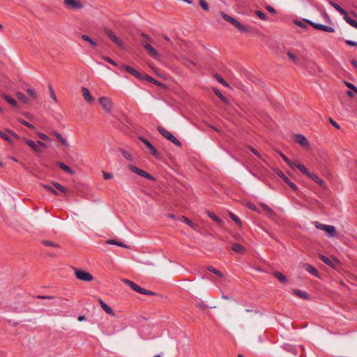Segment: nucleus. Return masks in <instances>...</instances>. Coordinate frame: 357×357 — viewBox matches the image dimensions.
Here are the masks:
<instances>
[{
	"label": "nucleus",
	"mask_w": 357,
	"mask_h": 357,
	"mask_svg": "<svg viewBox=\"0 0 357 357\" xmlns=\"http://www.w3.org/2000/svg\"><path fill=\"white\" fill-rule=\"evenodd\" d=\"M138 174L140 175L142 177H144V178H149V179H151V180H154V177L152 176L151 174H149V173L143 171V170H141L139 171V172H138Z\"/></svg>",
	"instance_id": "obj_33"
},
{
	"label": "nucleus",
	"mask_w": 357,
	"mask_h": 357,
	"mask_svg": "<svg viewBox=\"0 0 357 357\" xmlns=\"http://www.w3.org/2000/svg\"><path fill=\"white\" fill-rule=\"evenodd\" d=\"M329 3L335 8L336 9L340 14L343 15L344 17L347 15L346 11L341 8L338 4L335 3V2L330 1Z\"/></svg>",
	"instance_id": "obj_21"
},
{
	"label": "nucleus",
	"mask_w": 357,
	"mask_h": 357,
	"mask_svg": "<svg viewBox=\"0 0 357 357\" xmlns=\"http://www.w3.org/2000/svg\"><path fill=\"white\" fill-rule=\"evenodd\" d=\"M58 165L65 172H68V174H73V171L72 170V169L68 167V165H66V164H64L63 162H59L58 163Z\"/></svg>",
	"instance_id": "obj_26"
},
{
	"label": "nucleus",
	"mask_w": 357,
	"mask_h": 357,
	"mask_svg": "<svg viewBox=\"0 0 357 357\" xmlns=\"http://www.w3.org/2000/svg\"><path fill=\"white\" fill-rule=\"evenodd\" d=\"M3 98L12 106L17 107V102L13 98H11L10 96L6 95H4Z\"/></svg>",
	"instance_id": "obj_30"
},
{
	"label": "nucleus",
	"mask_w": 357,
	"mask_h": 357,
	"mask_svg": "<svg viewBox=\"0 0 357 357\" xmlns=\"http://www.w3.org/2000/svg\"><path fill=\"white\" fill-rule=\"evenodd\" d=\"M140 79L141 80H147L148 82L151 83V82L153 80V78L146 74H142V78Z\"/></svg>",
	"instance_id": "obj_49"
},
{
	"label": "nucleus",
	"mask_w": 357,
	"mask_h": 357,
	"mask_svg": "<svg viewBox=\"0 0 357 357\" xmlns=\"http://www.w3.org/2000/svg\"><path fill=\"white\" fill-rule=\"evenodd\" d=\"M82 93L84 99L89 102V91L86 87H82Z\"/></svg>",
	"instance_id": "obj_35"
},
{
	"label": "nucleus",
	"mask_w": 357,
	"mask_h": 357,
	"mask_svg": "<svg viewBox=\"0 0 357 357\" xmlns=\"http://www.w3.org/2000/svg\"><path fill=\"white\" fill-rule=\"evenodd\" d=\"M66 7L69 10H77L84 7V3L80 0H63Z\"/></svg>",
	"instance_id": "obj_7"
},
{
	"label": "nucleus",
	"mask_w": 357,
	"mask_h": 357,
	"mask_svg": "<svg viewBox=\"0 0 357 357\" xmlns=\"http://www.w3.org/2000/svg\"><path fill=\"white\" fill-rule=\"evenodd\" d=\"M295 140L297 143H298L303 147H305V148L309 147V143L305 136H303L302 135H296L295 136Z\"/></svg>",
	"instance_id": "obj_14"
},
{
	"label": "nucleus",
	"mask_w": 357,
	"mask_h": 357,
	"mask_svg": "<svg viewBox=\"0 0 357 357\" xmlns=\"http://www.w3.org/2000/svg\"><path fill=\"white\" fill-rule=\"evenodd\" d=\"M319 258L323 262H324L326 264H327L331 267H334L335 264L338 263V261L336 259H334L333 261L331 259H329L328 257H327L323 255H319Z\"/></svg>",
	"instance_id": "obj_16"
},
{
	"label": "nucleus",
	"mask_w": 357,
	"mask_h": 357,
	"mask_svg": "<svg viewBox=\"0 0 357 357\" xmlns=\"http://www.w3.org/2000/svg\"><path fill=\"white\" fill-rule=\"evenodd\" d=\"M294 294H296V296L301 297V298H305V299H308L309 298V296L307 293L305 292H303L298 289H294Z\"/></svg>",
	"instance_id": "obj_28"
},
{
	"label": "nucleus",
	"mask_w": 357,
	"mask_h": 357,
	"mask_svg": "<svg viewBox=\"0 0 357 357\" xmlns=\"http://www.w3.org/2000/svg\"><path fill=\"white\" fill-rule=\"evenodd\" d=\"M158 132L166 139L176 144V146H180L181 145V143L169 131L166 130L162 126L158 127Z\"/></svg>",
	"instance_id": "obj_5"
},
{
	"label": "nucleus",
	"mask_w": 357,
	"mask_h": 357,
	"mask_svg": "<svg viewBox=\"0 0 357 357\" xmlns=\"http://www.w3.org/2000/svg\"><path fill=\"white\" fill-rule=\"evenodd\" d=\"M231 250L237 253H241L245 250V248L239 244L233 243L231 245Z\"/></svg>",
	"instance_id": "obj_22"
},
{
	"label": "nucleus",
	"mask_w": 357,
	"mask_h": 357,
	"mask_svg": "<svg viewBox=\"0 0 357 357\" xmlns=\"http://www.w3.org/2000/svg\"><path fill=\"white\" fill-rule=\"evenodd\" d=\"M248 206L249 207V208H250L252 211H256L257 213H259V211H258L257 208L252 204H248Z\"/></svg>",
	"instance_id": "obj_63"
},
{
	"label": "nucleus",
	"mask_w": 357,
	"mask_h": 357,
	"mask_svg": "<svg viewBox=\"0 0 357 357\" xmlns=\"http://www.w3.org/2000/svg\"><path fill=\"white\" fill-rule=\"evenodd\" d=\"M294 23H295V24H296L297 26H298L300 27H302V28L307 27L306 24L303 22L296 20V21H294Z\"/></svg>",
	"instance_id": "obj_56"
},
{
	"label": "nucleus",
	"mask_w": 357,
	"mask_h": 357,
	"mask_svg": "<svg viewBox=\"0 0 357 357\" xmlns=\"http://www.w3.org/2000/svg\"><path fill=\"white\" fill-rule=\"evenodd\" d=\"M122 69H124L126 72L132 75L133 76L136 77L139 79L142 78V74L139 73L137 70H135L132 67L127 66V65H123L121 67Z\"/></svg>",
	"instance_id": "obj_10"
},
{
	"label": "nucleus",
	"mask_w": 357,
	"mask_h": 357,
	"mask_svg": "<svg viewBox=\"0 0 357 357\" xmlns=\"http://www.w3.org/2000/svg\"><path fill=\"white\" fill-rule=\"evenodd\" d=\"M266 10L271 13H275V10L274 9V8H273L272 6H266Z\"/></svg>",
	"instance_id": "obj_64"
},
{
	"label": "nucleus",
	"mask_w": 357,
	"mask_h": 357,
	"mask_svg": "<svg viewBox=\"0 0 357 357\" xmlns=\"http://www.w3.org/2000/svg\"><path fill=\"white\" fill-rule=\"evenodd\" d=\"M15 96L16 97L20 100H21L22 102H23L25 104H29L30 103V101L24 95L22 94V93L20 92H17L15 93Z\"/></svg>",
	"instance_id": "obj_23"
},
{
	"label": "nucleus",
	"mask_w": 357,
	"mask_h": 357,
	"mask_svg": "<svg viewBox=\"0 0 357 357\" xmlns=\"http://www.w3.org/2000/svg\"><path fill=\"white\" fill-rule=\"evenodd\" d=\"M26 144L29 146L34 151L40 153L41 151L38 149V145L31 139H25Z\"/></svg>",
	"instance_id": "obj_19"
},
{
	"label": "nucleus",
	"mask_w": 357,
	"mask_h": 357,
	"mask_svg": "<svg viewBox=\"0 0 357 357\" xmlns=\"http://www.w3.org/2000/svg\"><path fill=\"white\" fill-rule=\"evenodd\" d=\"M145 145L149 149V151L151 154L155 155V157H159V153L155 149V147L150 143L149 141H148L146 139H145L143 137H139V138Z\"/></svg>",
	"instance_id": "obj_9"
},
{
	"label": "nucleus",
	"mask_w": 357,
	"mask_h": 357,
	"mask_svg": "<svg viewBox=\"0 0 357 357\" xmlns=\"http://www.w3.org/2000/svg\"><path fill=\"white\" fill-rule=\"evenodd\" d=\"M37 135L41 139H43L45 141H50V137L47 135H46L45 134L38 132V133H37Z\"/></svg>",
	"instance_id": "obj_50"
},
{
	"label": "nucleus",
	"mask_w": 357,
	"mask_h": 357,
	"mask_svg": "<svg viewBox=\"0 0 357 357\" xmlns=\"http://www.w3.org/2000/svg\"><path fill=\"white\" fill-rule=\"evenodd\" d=\"M0 137L6 140L8 142L13 144V141H12L11 138L7 134L1 132V130H0Z\"/></svg>",
	"instance_id": "obj_37"
},
{
	"label": "nucleus",
	"mask_w": 357,
	"mask_h": 357,
	"mask_svg": "<svg viewBox=\"0 0 357 357\" xmlns=\"http://www.w3.org/2000/svg\"><path fill=\"white\" fill-rule=\"evenodd\" d=\"M182 220L184 222H185L187 225H188L190 227H192V228H195V225L194 223L190 220H189L188 218L185 217V216H183L182 217Z\"/></svg>",
	"instance_id": "obj_44"
},
{
	"label": "nucleus",
	"mask_w": 357,
	"mask_h": 357,
	"mask_svg": "<svg viewBox=\"0 0 357 357\" xmlns=\"http://www.w3.org/2000/svg\"><path fill=\"white\" fill-rule=\"evenodd\" d=\"M215 93L217 96H218L224 102L227 103V99L225 97L223 96V95L218 90L215 91Z\"/></svg>",
	"instance_id": "obj_48"
},
{
	"label": "nucleus",
	"mask_w": 357,
	"mask_h": 357,
	"mask_svg": "<svg viewBox=\"0 0 357 357\" xmlns=\"http://www.w3.org/2000/svg\"><path fill=\"white\" fill-rule=\"evenodd\" d=\"M43 244L46 246L59 247V245L50 241H43Z\"/></svg>",
	"instance_id": "obj_45"
},
{
	"label": "nucleus",
	"mask_w": 357,
	"mask_h": 357,
	"mask_svg": "<svg viewBox=\"0 0 357 357\" xmlns=\"http://www.w3.org/2000/svg\"><path fill=\"white\" fill-rule=\"evenodd\" d=\"M308 177H310L314 182L318 183L322 188H326V185L324 181L322 180L321 178H319L316 174H310Z\"/></svg>",
	"instance_id": "obj_17"
},
{
	"label": "nucleus",
	"mask_w": 357,
	"mask_h": 357,
	"mask_svg": "<svg viewBox=\"0 0 357 357\" xmlns=\"http://www.w3.org/2000/svg\"><path fill=\"white\" fill-rule=\"evenodd\" d=\"M278 175L294 190H298V187L293 183L281 171L277 172Z\"/></svg>",
	"instance_id": "obj_12"
},
{
	"label": "nucleus",
	"mask_w": 357,
	"mask_h": 357,
	"mask_svg": "<svg viewBox=\"0 0 357 357\" xmlns=\"http://www.w3.org/2000/svg\"><path fill=\"white\" fill-rule=\"evenodd\" d=\"M259 204L271 217L275 215V212L268 205L264 203H260Z\"/></svg>",
	"instance_id": "obj_24"
},
{
	"label": "nucleus",
	"mask_w": 357,
	"mask_h": 357,
	"mask_svg": "<svg viewBox=\"0 0 357 357\" xmlns=\"http://www.w3.org/2000/svg\"><path fill=\"white\" fill-rule=\"evenodd\" d=\"M20 121L21 123H22L23 125H24L25 126H26V127H28V128H29L31 129H34L35 128V127L33 125L30 124L29 123H28L27 121H26L22 119Z\"/></svg>",
	"instance_id": "obj_52"
},
{
	"label": "nucleus",
	"mask_w": 357,
	"mask_h": 357,
	"mask_svg": "<svg viewBox=\"0 0 357 357\" xmlns=\"http://www.w3.org/2000/svg\"><path fill=\"white\" fill-rule=\"evenodd\" d=\"M6 132H7L8 133H9L11 136H13V137H15V139H19L18 135H17L14 131H13V130H11L8 129V130H6Z\"/></svg>",
	"instance_id": "obj_59"
},
{
	"label": "nucleus",
	"mask_w": 357,
	"mask_h": 357,
	"mask_svg": "<svg viewBox=\"0 0 357 357\" xmlns=\"http://www.w3.org/2000/svg\"><path fill=\"white\" fill-rule=\"evenodd\" d=\"M208 216L217 223H221L222 220L218 217H217L215 214L211 212H208Z\"/></svg>",
	"instance_id": "obj_39"
},
{
	"label": "nucleus",
	"mask_w": 357,
	"mask_h": 357,
	"mask_svg": "<svg viewBox=\"0 0 357 357\" xmlns=\"http://www.w3.org/2000/svg\"><path fill=\"white\" fill-rule=\"evenodd\" d=\"M280 156L282 158V159L287 163L288 165H291V161L282 153H280Z\"/></svg>",
	"instance_id": "obj_51"
},
{
	"label": "nucleus",
	"mask_w": 357,
	"mask_h": 357,
	"mask_svg": "<svg viewBox=\"0 0 357 357\" xmlns=\"http://www.w3.org/2000/svg\"><path fill=\"white\" fill-rule=\"evenodd\" d=\"M26 92L33 99H36L37 98V93L33 89H27Z\"/></svg>",
	"instance_id": "obj_40"
},
{
	"label": "nucleus",
	"mask_w": 357,
	"mask_h": 357,
	"mask_svg": "<svg viewBox=\"0 0 357 357\" xmlns=\"http://www.w3.org/2000/svg\"><path fill=\"white\" fill-rule=\"evenodd\" d=\"M314 225L317 229L326 231L330 237L336 236V229L334 226L324 225L319 222H315Z\"/></svg>",
	"instance_id": "obj_4"
},
{
	"label": "nucleus",
	"mask_w": 357,
	"mask_h": 357,
	"mask_svg": "<svg viewBox=\"0 0 357 357\" xmlns=\"http://www.w3.org/2000/svg\"><path fill=\"white\" fill-rule=\"evenodd\" d=\"M221 15L222 17L229 23H231L234 26H235L238 30L242 33H248L249 29L247 26L240 23L238 20L234 19V17L229 16V15L222 13Z\"/></svg>",
	"instance_id": "obj_1"
},
{
	"label": "nucleus",
	"mask_w": 357,
	"mask_h": 357,
	"mask_svg": "<svg viewBox=\"0 0 357 357\" xmlns=\"http://www.w3.org/2000/svg\"><path fill=\"white\" fill-rule=\"evenodd\" d=\"M345 43L349 45V46H357V42H355V41H352V40H347L345 41Z\"/></svg>",
	"instance_id": "obj_62"
},
{
	"label": "nucleus",
	"mask_w": 357,
	"mask_h": 357,
	"mask_svg": "<svg viewBox=\"0 0 357 357\" xmlns=\"http://www.w3.org/2000/svg\"><path fill=\"white\" fill-rule=\"evenodd\" d=\"M54 136L57 138V139L61 142L63 144L66 145L67 144V142L65 139H63L62 137V136L58 133V132H54Z\"/></svg>",
	"instance_id": "obj_41"
},
{
	"label": "nucleus",
	"mask_w": 357,
	"mask_h": 357,
	"mask_svg": "<svg viewBox=\"0 0 357 357\" xmlns=\"http://www.w3.org/2000/svg\"><path fill=\"white\" fill-rule=\"evenodd\" d=\"M142 46L151 56L155 59L157 58L158 55L157 51L149 43H143Z\"/></svg>",
	"instance_id": "obj_13"
},
{
	"label": "nucleus",
	"mask_w": 357,
	"mask_h": 357,
	"mask_svg": "<svg viewBox=\"0 0 357 357\" xmlns=\"http://www.w3.org/2000/svg\"><path fill=\"white\" fill-rule=\"evenodd\" d=\"M328 121L335 128H340V126L332 118H329Z\"/></svg>",
	"instance_id": "obj_60"
},
{
	"label": "nucleus",
	"mask_w": 357,
	"mask_h": 357,
	"mask_svg": "<svg viewBox=\"0 0 357 357\" xmlns=\"http://www.w3.org/2000/svg\"><path fill=\"white\" fill-rule=\"evenodd\" d=\"M141 37L142 38V40L140 41L141 45H142L143 43H152V39L146 34L142 33Z\"/></svg>",
	"instance_id": "obj_29"
},
{
	"label": "nucleus",
	"mask_w": 357,
	"mask_h": 357,
	"mask_svg": "<svg viewBox=\"0 0 357 357\" xmlns=\"http://www.w3.org/2000/svg\"><path fill=\"white\" fill-rule=\"evenodd\" d=\"M53 185L56 189H58L59 191L63 192L64 193L66 192V190L65 189V188L63 186H62L61 184H59V183H54Z\"/></svg>",
	"instance_id": "obj_43"
},
{
	"label": "nucleus",
	"mask_w": 357,
	"mask_h": 357,
	"mask_svg": "<svg viewBox=\"0 0 357 357\" xmlns=\"http://www.w3.org/2000/svg\"><path fill=\"white\" fill-rule=\"evenodd\" d=\"M255 13H256L257 16L259 18H260L261 20H265L266 19V15L263 12H261L260 10H257L255 12Z\"/></svg>",
	"instance_id": "obj_47"
},
{
	"label": "nucleus",
	"mask_w": 357,
	"mask_h": 357,
	"mask_svg": "<svg viewBox=\"0 0 357 357\" xmlns=\"http://www.w3.org/2000/svg\"><path fill=\"white\" fill-rule=\"evenodd\" d=\"M248 149L255 154L256 155L257 157L259 158H261V155L259 153V152L255 149L254 148L251 147V146H249Z\"/></svg>",
	"instance_id": "obj_61"
},
{
	"label": "nucleus",
	"mask_w": 357,
	"mask_h": 357,
	"mask_svg": "<svg viewBox=\"0 0 357 357\" xmlns=\"http://www.w3.org/2000/svg\"><path fill=\"white\" fill-rule=\"evenodd\" d=\"M229 215L232 219V220L235 222L237 225H241V221L236 215H235L234 213L231 212L229 213Z\"/></svg>",
	"instance_id": "obj_34"
},
{
	"label": "nucleus",
	"mask_w": 357,
	"mask_h": 357,
	"mask_svg": "<svg viewBox=\"0 0 357 357\" xmlns=\"http://www.w3.org/2000/svg\"><path fill=\"white\" fill-rule=\"evenodd\" d=\"M346 86L357 94V88L351 83L345 82Z\"/></svg>",
	"instance_id": "obj_46"
},
{
	"label": "nucleus",
	"mask_w": 357,
	"mask_h": 357,
	"mask_svg": "<svg viewBox=\"0 0 357 357\" xmlns=\"http://www.w3.org/2000/svg\"><path fill=\"white\" fill-rule=\"evenodd\" d=\"M103 176L105 179L112 178L114 177L112 173L103 172Z\"/></svg>",
	"instance_id": "obj_55"
},
{
	"label": "nucleus",
	"mask_w": 357,
	"mask_h": 357,
	"mask_svg": "<svg viewBox=\"0 0 357 357\" xmlns=\"http://www.w3.org/2000/svg\"><path fill=\"white\" fill-rule=\"evenodd\" d=\"M344 20L349 24L351 26L357 29V22L351 17H349L347 15L344 17Z\"/></svg>",
	"instance_id": "obj_27"
},
{
	"label": "nucleus",
	"mask_w": 357,
	"mask_h": 357,
	"mask_svg": "<svg viewBox=\"0 0 357 357\" xmlns=\"http://www.w3.org/2000/svg\"><path fill=\"white\" fill-rule=\"evenodd\" d=\"M298 169L307 176H309L310 174L307 168L302 164L298 165Z\"/></svg>",
	"instance_id": "obj_32"
},
{
	"label": "nucleus",
	"mask_w": 357,
	"mask_h": 357,
	"mask_svg": "<svg viewBox=\"0 0 357 357\" xmlns=\"http://www.w3.org/2000/svg\"><path fill=\"white\" fill-rule=\"evenodd\" d=\"M75 273L76 277L79 280H82V281H86V282L89 281V273H87V272H85V271H83L81 270L75 269Z\"/></svg>",
	"instance_id": "obj_11"
},
{
	"label": "nucleus",
	"mask_w": 357,
	"mask_h": 357,
	"mask_svg": "<svg viewBox=\"0 0 357 357\" xmlns=\"http://www.w3.org/2000/svg\"><path fill=\"white\" fill-rule=\"evenodd\" d=\"M306 22L317 30H321L328 33H333L335 31V29L329 26L317 24L311 20H306Z\"/></svg>",
	"instance_id": "obj_8"
},
{
	"label": "nucleus",
	"mask_w": 357,
	"mask_h": 357,
	"mask_svg": "<svg viewBox=\"0 0 357 357\" xmlns=\"http://www.w3.org/2000/svg\"><path fill=\"white\" fill-rule=\"evenodd\" d=\"M129 169L133 172H135L138 174V172H139L140 169H138L137 167L134 166V165H130L129 166Z\"/></svg>",
	"instance_id": "obj_57"
},
{
	"label": "nucleus",
	"mask_w": 357,
	"mask_h": 357,
	"mask_svg": "<svg viewBox=\"0 0 357 357\" xmlns=\"http://www.w3.org/2000/svg\"><path fill=\"white\" fill-rule=\"evenodd\" d=\"M287 55L294 63L298 66H302L303 64L304 58L298 51H289L287 52Z\"/></svg>",
	"instance_id": "obj_6"
},
{
	"label": "nucleus",
	"mask_w": 357,
	"mask_h": 357,
	"mask_svg": "<svg viewBox=\"0 0 357 357\" xmlns=\"http://www.w3.org/2000/svg\"><path fill=\"white\" fill-rule=\"evenodd\" d=\"M107 243L108 244L116 245H119L120 247L127 248V246L125 244H123V243L118 242V241H116L115 240H109V241H107Z\"/></svg>",
	"instance_id": "obj_36"
},
{
	"label": "nucleus",
	"mask_w": 357,
	"mask_h": 357,
	"mask_svg": "<svg viewBox=\"0 0 357 357\" xmlns=\"http://www.w3.org/2000/svg\"><path fill=\"white\" fill-rule=\"evenodd\" d=\"M207 270L209 271L211 273H215V275H218L219 277H220L222 278H224L223 274L220 271H219L218 270H217L215 268H213V266L207 267Z\"/></svg>",
	"instance_id": "obj_31"
},
{
	"label": "nucleus",
	"mask_w": 357,
	"mask_h": 357,
	"mask_svg": "<svg viewBox=\"0 0 357 357\" xmlns=\"http://www.w3.org/2000/svg\"><path fill=\"white\" fill-rule=\"evenodd\" d=\"M122 282H124L125 284H126L127 285H128L132 289H133L134 291H135L139 294H144V295H149V296L155 295V292H153L152 291L146 290L144 288H142L139 286L137 285L135 282H133L128 279H123Z\"/></svg>",
	"instance_id": "obj_2"
},
{
	"label": "nucleus",
	"mask_w": 357,
	"mask_h": 357,
	"mask_svg": "<svg viewBox=\"0 0 357 357\" xmlns=\"http://www.w3.org/2000/svg\"><path fill=\"white\" fill-rule=\"evenodd\" d=\"M199 5L204 10H208L209 9L207 2L204 0H199Z\"/></svg>",
	"instance_id": "obj_42"
},
{
	"label": "nucleus",
	"mask_w": 357,
	"mask_h": 357,
	"mask_svg": "<svg viewBox=\"0 0 357 357\" xmlns=\"http://www.w3.org/2000/svg\"><path fill=\"white\" fill-rule=\"evenodd\" d=\"M100 303L101 305L102 308L109 314L114 316V314L113 312L112 309L108 306L105 303H104L102 300H100Z\"/></svg>",
	"instance_id": "obj_20"
},
{
	"label": "nucleus",
	"mask_w": 357,
	"mask_h": 357,
	"mask_svg": "<svg viewBox=\"0 0 357 357\" xmlns=\"http://www.w3.org/2000/svg\"><path fill=\"white\" fill-rule=\"evenodd\" d=\"M49 91H50V98L54 101V102H57V98H56V94L53 90V88L52 86L50 85L49 86Z\"/></svg>",
	"instance_id": "obj_38"
},
{
	"label": "nucleus",
	"mask_w": 357,
	"mask_h": 357,
	"mask_svg": "<svg viewBox=\"0 0 357 357\" xmlns=\"http://www.w3.org/2000/svg\"><path fill=\"white\" fill-rule=\"evenodd\" d=\"M107 36L119 47L122 46V43L121 40L116 36V35L111 31V30H107L106 31Z\"/></svg>",
	"instance_id": "obj_15"
},
{
	"label": "nucleus",
	"mask_w": 357,
	"mask_h": 357,
	"mask_svg": "<svg viewBox=\"0 0 357 357\" xmlns=\"http://www.w3.org/2000/svg\"><path fill=\"white\" fill-rule=\"evenodd\" d=\"M216 78L218 79V81L221 83L222 85L228 87L229 86V84L222 79V77H221L220 76H216Z\"/></svg>",
	"instance_id": "obj_53"
},
{
	"label": "nucleus",
	"mask_w": 357,
	"mask_h": 357,
	"mask_svg": "<svg viewBox=\"0 0 357 357\" xmlns=\"http://www.w3.org/2000/svg\"><path fill=\"white\" fill-rule=\"evenodd\" d=\"M43 187L45 189H47V190H49L50 192H51L52 193H53L54 195H58V192H56V190L53 189L51 186H49V185H44Z\"/></svg>",
	"instance_id": "obj_54"
},
{
	"label": "nucleus",
	"mask_w": 357,
	"mask_h": 357,
	"mask_svg": "<svg viewBox=\"0 0 357 357\" xmlns=\"http://www.w3.org/2000/svg\"><path fill=\"white\" fill-rule=\"evenodd\" d=\"M6 132H7L8 133H9L11 136H13V137H15V139H19L18 135H17L14 131H13V130H11L8 129V130H6Z\"/></svg>",
	"instance_id": "obj_58"
},
{
	"label": "nucleus",
	"mask_w": 357,
	"mask_h": 357,
	"mask_svg": "<svg viewBox=\"0 0 357 357\" xmlns=\"http://www.w3.org/2000/svg\"><path fill=\"white\" fill-rule=\"evenodd\" d=\"M303 267L305 268V269L308 271L309 273H310L311 274H312L313 275L316 276V277H319V273H318V271L314 268L313 266H312L311 265L308 264H305L303 265Z\"/></svg>",
	"instance_id": "obj_18"
},
{
	"label": "nucleus",
	"mask_w": 357,
	"mask_h": 357,
	"mask_svg": "<svg viewBox=\"0 0 357 357\" xmlns=\"http://www.w3.org/2000/svg\"><path fill=\"white\" fill-rule=\"evenodd\" d=\"M274 275L280 282L285 283L287 281V278L280 272H275Z\"/></svg>",
	"instance_id": "obj_25"
},
{
	"label": "nucleus",
	"mask_w": 357,
	"mask_h": 357,
	"mask_svg": "<svg viewBox=\"0 0 357 357\" xmlns=\"http://www.w3.org/2000/svg\"><path fill=\"white\" fill-rule=\"evenodd\" d=\"M98 102L101 107L107 113H112L114 103L112 99L107 96H102L99 98Z\"/></svg>",
	"instance_id": "obj_3"
}]
</instances>
